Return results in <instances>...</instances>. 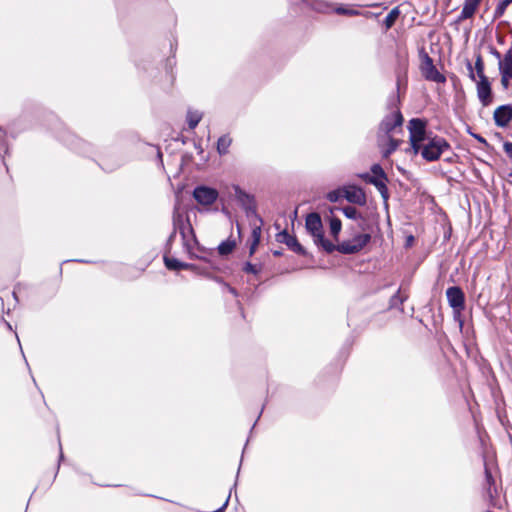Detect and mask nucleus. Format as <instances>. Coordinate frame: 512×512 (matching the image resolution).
<instances>
[{"label":"nucleus","instance_id":"obj_24","mask_svg":"<svg viewBox=\"0 0 512 512\" xmlns=\"http://www.w3.org/2000/svg\"><path fill=\"white\" fill-rule=\"evenodd\" d=\"M235 248V242L234 241H224L218 246L219 254L221 255H228L230 254L233 249Z\"/></svg>","mask_w":512,"mask_h":512},{"label":"nucleus","instance_id":"obj_31","mask_svg":"<svg viewBox=\"0 0 512 512\" xmlns=\"http://www.w3.org/2000/svg\"><path fill=\"white\" fill-rule=\"evenodd\" d=\"M426 122L423 119L420 118H413L409 121V125L407 128H425Z\"/></svg>","mask_w":512,"mask_h":512},{"label":"nucleus","instance_id":"obj_34","mask_svg":"<svg viewBox=\"0 0 512 512\" xmlns=\"http://www.w3.org/2000/svg\"><path fill=\"white\" fill-rule=\"evenodd\" d=\"M405 296H402L400 294V291H398L392 298H391V302H392V305H395L396 302H400V303H403V301L405 300Z\"/></svg>","mask_w":512,"mask_h":512},{"label":"nucleus","instance_id":"obj_13","mask_svg":"<svg viewBox=\"0 0 512 512\" xmlns=\"http://www.w3.org/2000/svg\"><path fill=\"white\" fill-rule=\"evenodd\" d=\"M495 124L500 127H504L509 124L512 120V106L502 105L494 111L493 115Z\"/></svg>","mask_w":512,"mask_h":512},{"label":"nucleus","instance_id":"obj_36","mask_svg":"<svg viewBox=\"0 0 512 512\" xmlns=\"http://www.w3.org/2000/svg\"><path fill=\"white\" fill-rule=\"evenodd\" d=\"M490 53L498 60V63H499L500 60L502 59L500 52H498L495 48L491 47Z\"/></svg>","mask_w":512,"mask_h":512},{"label":"nucleus","instance_id":"obj_7","mask_svg":"<svg viewBox=\"0 0 512 512\" xmlns=\"http://www.w3.org/2000/svg\"><path fill=\"white\" fill-rule=\"evenodd\" d=\"M219 193L216 189L208 186H197L193 191V197L196 202L203 206L212 205L218 198Z\"/></svg>","mask_w":512,"mask_h":512},{"label":"nucleus","instance_id":"obj_35","mask_svg":"<svg viewBox=\"0 0 512 512\" xmlns=\"http://www.w3.org/2000/svg\"><path fill=\"white\" fill-rule=\"evenodd\" d=\"M503 148L505 150V152L510 156L512 157V143L511 142H505L503 144Z\"/></svg>","mask_w":512,"mask_h":512},{"label":"nucleus","instance_id":"obj_10","mask_svg":"<svg viewBox=\"0 0 512 512\" xmlns=\"http://www.w3.org/2000/svg\"><path fill=\"white\" fill-rule=\"evenodd\" d=\"M231 189L233 192L231 194L235 197L237 202L246 210V211H254L255 202L254 197L244 190L240 188L238 185H232Z\"/></svg>","mask_w":512,"mask_h":512},{"label":"nucleus","instance_id":"obj_6","mask_svg":"<svg viewBox=\"0 0 512 512\" xmlns=\"http://www.w3.org/2000/svg\"><path fill=\"white\" fill-rule=\"evenodd\" d=\"M420 70L423 77L428 81H433L436 83H444L446 81L445 76L437 70L433 64L432 58L426 53L421 55Z\"/></svg>","mask_w":512,"mask_h":512},{"label":"nucleus","instance_id":"obj_11","mask_svg":"<svg viewBox=\"0 0 512 512\" xmlns=\"http://www.w3.org/2000/svg\"><path fill=\"white\" fill-rule=\"evenodd\" d=\"M344 198L350 203L364 206L366 204V195L364 191L354 185L343 187Z\"/></svg>","mask_w":512,"mask_h":512},{"label":"nucleus","instance_id":"obj_21","mask_svg":"<svg viewBox=\"0 0 512 512\" xmlns=\"http://www.w3.org/2000/svg\"><path fill=\"white\" fill-rule=\"evenodd\" d=\"M164 262L166 267L170 270L191 269L193 267L191 264L183 263L170 257H164Z\"/></svg>","mask_w":512,"mask_h":512},{"label":"nucleus","instance_id":"obj_19","mask_svg":"<svg viewBox=\"0 0 512 512\" xmlns=\"http://www.w3.org/2000/svg\"><path fill=\"white\" fill-rule=\"evenodd\" d=\"M203 118V112L197 109H188L186 121L189 128H195Z\"/></svg>","mask_w":512,"mask_h":512},{"label":"nucleus","instance_id":"obj_27","mask_svg":"<svg viewBox=\"0 0 512 512\" xmlns=\"http://www.w3.org/2000/svg\"><path fill=\"white\" fill-rule=\"evenodd\" d=\"M340 198H344L343 188H342V189H337V190L330 191V192L327 194V199H328L330 202H337V201H339V199H340Z\"/></svg>","mask_w":512,"mask_h":512},{"label":"nucleus","instance_id":"obj_23","mask_svg":"<svg viewBox=\"0 0 512 512\" xmlns=\"http://www.w3.org/2000/svg\"><path fill=\"white\" fill-rule=\"evenodd\" d=\"M399 15H400V11L397 7L393 8L387 14V16L384 19V25H385L386 30L390 29L394 25V23L397 20V18L399 17Z\"/></svg>","mask_w":512,"mask_h":512},{"label":"nucleus","instance_id":"obj_25","mask_svg":"<svg viewBox=\"0 0 512 512\" xmlns=\"http://www.w3.org/2000/svg\"><path fill=\"white\" fill-rule=\"evenodd\" d=\"M342 213L349 219L356 220L360 218V214L353 206H346L341 209Z\"/></svg>","mask_w":512,"mask_h":512},{"label":"nucleus","instance_id":"obj_37","mask_svg":"<svg viewBox=\"0 0 512 512\" xmlns=\"http://www.w3.org/2000/svg\"><path fill=\"white\" fill-rule=\"evenodd\" d=\"M470 134H471L473 137H475L477 140H479L480 142H482V143L486 144V141H485L481 136H479V135H477V134H474V133H472L471 131H470Z\"/></svg>","mask_w":512,"mask_h":512},{"label":"nucleus","instance_id":"obj_12","mask_svg":"<svg viewBox=\"0 0 512 512\" xmlns=\"http://www.w3.org/2000/svg\"><path fill=\"white\" fill-rule=\"evenodd\" d=\"M466 68L468 70V77L472 81H476L477 77L478 78L487 77L484 73L485 66H484V62H483V59H482V56L480 53H478L475 56L474 65H472V63L469 60L466 61Z\"/></svg>","mask_w":512,"mask_h":512},{"label":"nucleus","instance_id":"obj_9","mask_svg":"<svg viewBox=\"0 0 512 512\" xmlns=\"http://www.w3.org/2000/svg\"><path fill=\"white\" fill-rule=\"evenodd\" d=\"M476 83L477 96L483 105H488L492 101L491 84L487 77H482L474 81Z\"/></svg>","mask_w":512,"mask_h":512},{"label":"nucleus","instance_id":"obj_20","mask_svg":"<svg viewBox=\"0 0 512 512\" xmlns=\"http://www.w3.org/2000/svg\"><path fill=\"white\" fill-rule=\"evenodd\" d=\"M499 72L512 74V48H510L498 63Z\"/></svg>","mask_w":512,"mask_h":512},{"label":"nucleus","instance_id":"obj_33","mask_svg":"<svg viewBox=\"0 0 512 512\" xmlns=\"http://www.w3.org/2000/svg\"><path fill=\"white\" fill-rule=\"evenodd\" d=\"M335 12L341 15H358L359 12L357 10H354L352 8H344V7H338L335 9Z\"/></svg>","mask_w":512,"mask_h":512},{"label":"nucleus","instance_id":"obj_5","mask_svg":"<svg viewBox=\"0 0 512 512\" xmlns=\"http://www.w3.org/2000/svg\"><path fill=\"white\" fill-rule=\"evenodd\" d=\"M371 240L368 233L357 234L352 239L338 244L335 250L343 254H354L361 251Z\"/></svg>","mask_w":512,"mask_h":512},{"label":"nucleus","instance_id":"obj_32","mask_svg":"<svg viewBox=\"0 0 512 512\" xmlns=\"http://www.w3.org/2000/svg\"><path fill=\"white\" fill-rule=\"evenodd\" d=\"M500 75H501V85L504 89H508L509 85H510V81L512 79V74L511 73H506V72H499Z\"/></svg>","mask_w":512,"mask_h":512},{"label":"nucleus","instance_id":"obj_2","mask_svg":"<svg viewBox=\"0 0 512 512\" xmlns=\"http://www.w3.org/2000/svg\"><path fill=\"white\" fill-rule=\"evenodd\" d=\"M305 227L313 241L317 246H320L324 251L331 253L335 250L336 246L329 240L324 238L323 225L321 217L318 213H310L306 217Z\"/></svg>","mask_w":512,"mask_h":512},{"label":"nucleus","instance_id":"obj_4","mask_svg":"<svg viewBox=\"0 0 512 512\" xmlns=\"http://www.w3.org/2000/svg\"><path fill=\"white\" fill-rule=\"evenodd\" d=\"M361 178L367 183L373 184L381 194L383 200L387 202L389 193L386 183L388 180L383 168L379 164H374L371 167V174H362Z\"/></svg>","mask_w":512,"mask_h":512},{"label":"nucleus","instance_id":"obj_39","mask_svg":"<svg viewBox=\"0 0 512 512\" xmlns=\"http://www.w3.org/2000/svg\"><path fill=\"white\" fill-rule=\"evenodd\" d=\"M509 177L511 178V184H512V171L509 173Z\"/></svg>","mask_w":512,"mask_h":512},{"label":"nucleus","instance_id":"obj_14","mask_svg":"<svg viewBox=\"0 0 512 512\" xmlns=\"http://www.w3.org/2000/svg\"><path fill=\"white\" fill-rule=\"evenodd\" d=\"M291 3L322 13H326L331 10L330 5L322 0H291Z\"/></svg>","mask_w":512,"mask_h":512},{"label":"nucleus","instance_id":"obj_3","mask_svg":"<svg viewBox=\"0 0 512 512\" xmlns=\"http://www.w3.org/2000/svg\"><path fill=\"white\" fill-rule=\"evenodd\" d=\"M173 224L175 231L178 230L182 236L183 243L190 256L193 258H200L194 251L193 245H197V241L193 232V228L188 220H185L182 215L175 213L173 216Z\"/></svg>","mask_w":512,"mask_h":512},{"label":"nucleus","instance_id":"obj_18","mask_svg":"<svg viewBox=\"0 0 512 512\" xmlns=\"http://www.w3.org/2000/svg\"><path fill=\"white\" fill-rule=\"evenodd\" d=\"M258 222V224H252L251 244L249 249L250 255H253L255 253L261 238V219H258Z\"/></svg>","mask_w":512,"mask_h":512},{"label":"nucleus","instance_id":"obj_8","mask_svg":"<svg viewBox=\"0 0 512 512\" xmlns=\"http://www.w3.org/2000/svg\"><path fill=\"white\" fill-rule=\"evenodd\" d=\"M446 297L449 305L452 307L455 315H460L465 306V296L463 291L457 287H449L446 290Z\"/></svg>","mask_w":512,"mask_h":512},{"label":"nucleus","instance_id":"obj_22","mask_svg":"<svg viewBox=\"0 0 512 512\" xmlns=\"http://www.w3.org/2000/svg\"><path fill=\"white\" fill-rule=\"evenodd\" d=\"M232 143V138L225 134L221 136L217 141V151L220 155H225L229 151V147Z\"/></svg>","mask_w":512,"mask_h":512},{"label":"nucleus","instance_id":"obj_28","mask_svg":"<svg viewBox=\"0 0 512 512\" xmlns=\"http://www.w3.org/2000/svg\"><path fill=\"white\" fill-rule=\"evenodd\" d=\"M261 265L252 264L250 262L245 263L243 270L246 273L257 275L261 271Z\"/></svg>","mask_w":512,"mask_h":512},{"label":"nucleus","instance_id":"obj_26","mask_svg":"<svg viewBox=\"0 0 512 512\" xmlns=\"http://www.w3.org/2000/svg\"><path fill=\"white\" fill-rule=\"evenodd\" d=\"M341 231V221L338 218H332L330 220V232L334 237H337Z\"/></svg>","mask_w":512,"mask_h":512},{"label":"nucleus","instance_id":"obj_16","mask_svg":"<svg viewBox=\"0 0 512 512\" xmlns=\"http://www.w3.org/2000/svg\"><path fill=\"white\" fill-rule=\"evenodd\" d=\"M403 117L399 111H393L389 115H387L382 123L380 128H399L402 126Z\"/></svg>","mask_w":512,"mask_h":512},{"label":"nucleus","instance_id":"obj_15","mask_svg":"<svg viewBox=\"0 0 512 512\" xmlns=\"http://www.w3.org/2000/svg\"><path fill=\"white\" fill-rule=\"evenodd\" d=\"M480 2L481 0H465L458 21L471 18L475 14Z\"/></svg>","mask_w":512,"mask_h":512},{"label":"nucleus","instance_id":"obj_29","mask_svg":"<svg viewBox=\"0 0 512 512\" xmlns=\"http://www.w3.org/2000/svg\"><path fill=\"white\" fill-rule=\"evenodd\" d=\"M510 4H512V0H503L499 3L495 10V17H501Z\"/></svg>","mask_w":512,"mask_h":512},{"label":"nucleus","instance_id":"obj_17","mask_svg":"<svg viewBox=\"0 0 512 512\" xmlns=\"http://www.w3.org/2000/svg\"><path fill=\"white\" fill-rule=\"evenodd\" d=\"M279 241L284 242L290 249L299 254H304L303 247L298 243L294 236H291L287 232H282L278 235Z\"/></svg>","mask_w":512,"mask_h":512},{"label":"nucleus","instance_id":"obj_1","mask_svg":"<svg viewBox=\"0 0 512 512\" xmlns=\"http://www.w3.org/2000/svg\"><path fill=\"white\" fill-rule=\"evenodd\" d=\"M410 142L414 152L421 153L427 161L437 160L440 155L448 148L447 142L438 137L430 138L426 135V130H409Z\"/></svg>","mask_w":512,"mask_h":512},{"label":"nucleus","instance_id":"obj_38","mask_svg":"<svg viewBox=\"0 0 512 512\" xmlns=\"http://www.w3.org/2000/svg\"><path fill=\"white\" fill-rule=\"evenodd\" d=\"M228 289H229L230 293H232L233 295H237L236 290L234 288L229 287Z\"/></svg>","mask_w":512,"mask_h":512},{"label":"nucleus","instance_id":"obj_30","mask_svg":"<svg viewBox=\"0 0 512 512\" xmlns=\"http://www.w3.org/2000/svg\"><path fill=\"white\" fill-rule=\"evenodd\" d=\"M399 141L390 138L388 141V147L384 151V156L388 157L391 153H393L399 146Z\"/></svg>","mask_w":512,"mask_h":512}]
</instances>
